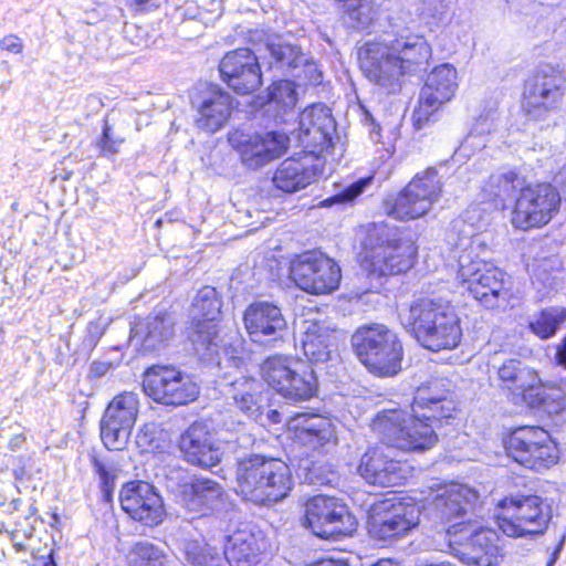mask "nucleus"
<instances>
[{
  "instance_id": "nucleus-20",
  "label": "nucleus",
  "mask_w": 566,
  "mask_h": 566,
  "mask_svg": "<svg viewBox=\"0 0 566 566\" xmlns=\"http://www.w3.org/2000/svg\"><path fill=\"white\" fill-rule=\"evenodd\" d=\"M478 499V491L463 484H450L438 490L432 501L434 517L447 526L448 539L462 534L463 526L474 523L468 518V513Z\"/></svg>"
},
{
  "instance_id": "nucleus-30",
  "label": "nucleus",
  "mask_w": 566,
  "mask_h": 566,
  "mask_svg": "<svg viewBox=\"0 0 566 566\" xmlns=\"http://www.w3.org/2000/svg\"><path fill=\"white\" fill-rule=\"evenodd\" d=\"M180 451L185 459L201 468H212L222 458V452L214 440L210 426L205 421L193 422L181 436Z\"/></svg>"
},
{
  "instance_id": "nucleus-45",
  "label": "nucleus",
  "mask_w": 566,
  "mask_h": 566,
  "mask_svg": "<svg viewBox=\"0 0 566 566\" xmlns=\"http://www.w3.org/2000/svg\"><path fill=\"white\" fill-rule=\"evenodd\" d=\"M185 559L190 566H222L223 555L206 543L205 541L193 539L185 544Z\"/></svg>"
},
{
  "instance_id": "nucleus-17",
  "label": "nucleus",
  "mask_w": 566,
  "mask_h": 566,
  "mask_svg": "<svg viewBox=\"0 0 566 566\" xmlns=\"http://www.w3.org/2000/svg\"><path fill=\"white\" fill-rule=\"evenodd\" d=\"M560 196L551 184L526 185L516 198L512 222L518 229L547 224L557 213Z\"/></svg>"
},
{
  "instance_id": "nucleus-34",
  "label": "nucleus",
  "mask_w": 566,
  "mask_h": 566,
  "mask_svg": "<svg viewBox=\"0 0 566 566\" xmlns=\"http://www.w3.org/2000/svg\"><path fill=\"white\" fill-rule=\"evenodd\" d=\"M175 335V322L168 314L147 316L130 331L132 342L145 352L163 348Z\"/></svg>"
},
{
  "instance_id": "nucleus-40",
  "label": "nucleus",
  "mask_w": 566,
  "mask_h": 566,
  "mask_svg": "<svg viewBox=\"0 0 566 566\" xmlns=\"http://www.w3.org/2000/svg\"><path fill=\"white\" fill-rule=\"evenodd\" d=\"M298 101L296 85L292 81L281 80L269 87L266 111L273 113L275 120H284Z\"/></svg>"
},
{
  "instance_id": "nucleus-16",
  "label": "nucleus",
  "mask_w": 566,
  "mask_h": 566,
  "mask_svg": "<svg viewBox=\"0 0 566 566\" xmlns=\"http://www.w3.org/2000/svg\"><path fill=\"white\" fill-rule=\"evenodd\" d=\"M505 448L514 461L532 470L547 469L557 461L556 444L549 433L539 427L515 429Z\"/></svg>"
},
{
  "instance_id": "nucleus-33",
  "label": "nucleus",
  "mask_w": 566,
  "mask_h": 566,
  "mask_svg": "<svg viewBox=\"0 0 566 566\" xmlns=\"http://www.w3.org/2000/svg\"><path fill=\"white\" fill-rule=\"evenodd\" d=\"M312 156L291 157L283 160L273 175L274 186L286 193H293L311 185L318 172L312 164Z\"/></svg>"
},
{
  "instance_id": "nucleus-10",
  "label": "nucleus",
  "mask_w": 566,
  "mask_h": 566,
  "mask_svg": "<svg viewBox=\"0 0 566 566\" xmlns=\"http://www.w3.org/2000/svg\"><path fill=\"white\" fill-rule=\"evenodd\" d=\"M290 277L304 292L322 295L339 287L342 271L337 262L325 253L306 251L291 262Z\"/></svg>"
},
{
  "instance_id": "nucleus-22",
  "label": "nucleus",
  "mask_w": 566,
  "mask_h": 566,
  "mask_svg": "<svg viewBox=\"0 0 566 566\" xmlns=\"http://www.w3.org/2000/svg\"><path fill=\"white\" fill-rule=\"evenodd\" d=\"M175 494L176 502L186 511L199 515H208L223 510L228 502V494L217 481L192 475L177 485L168 484Z\"/></svg>"
},
{
  "instance_id": "nucleus-26",
  "label": "nucleus",
  "mask_w": 566,
  "mask_h": 566,
  "mask_svg": "<svg viewBox=\"0 0 566 566\" xmlns=\"http://www.w3.org/2000/svg\"><path fill=\"white\" fill-rule=\"evenodd\" d=\"M188 338L195 350L207 359H217L219 367H235L242 363L241 342L238 345L227 344L220 336L218 323L190 322Z\"/></svg>"
},
{
  "instance_id": "nucleus-11",
  "label": "nucleus",
  "mask_w": 566,
  "mask_h": 566,
  "mask_svg": "<svg viewBox=\"0 0 566 566\" xmlns=\"http://www.w3.org/2000/svg\"><path fill=\"white\" fill-rule=\"evenodd\" d=\"M356 518L336 497L316 495L305 503L303 526L322 538H339L356 531Z\"/></svg>"
},
{
  "instance_id": "nucleus-46",
  "label": "nucleus",
  "mask_w": 566,
  "mask_h": 566,
  "mask_svg": "<svg viewBox=\"0 0 566 566\" xmlns=\"http://www.w3.org/2000/svg\"><path fill=\"white\" fill-rule=\"evenodd\" d=\"M536 396L538 401L536 405L531 401L532 405L547 413L556 422L566 421V396L564 392L555 390L545 394L537 392Z\"/></svg>"
},
{
  "instance_id": "nucleus-63",
  "label": "nucleus",
  "mask_w": 566,
  "mask_h": 566,
  "mask_svg": "<svg viewBox=\"0 0 566 566\" xmlns=\"http://www.w3.org/2000/svg\"><path fill=\"white\" fill-rule=\"evenodd\" d=\"M3 334V328L0 326V336Z\"/></svg>"
},
{
  "instance_id": "nucleus-56",
  "label": "nucleus",
  "mask_w": 566,
  "mask_h": 566,
  "mask_svg": "<svg viewBox=\"0 0 566 566\" xmlns=\"http://www.w3.org/2000/svg\"><path fill=\"white\" fill-rule=\"evenodd\" d=\"M0 49L19 54L22 52L23 44L20 38L10 34L0 40Z\"/></svg>"
},
{
  "instance_id": "nucleus-6",
  "label": "nucleus",
  "mask_w": 566,
  "mask_h": 566,
  "mask_svg": "<svg viewBox=\"0 0 566 566\" xmlns=\"http://www.w3.org/2000/svg\"><path fill=\"white\" fill-rule=\"evenodd\" d=\"M458 263V279L483 306L494 308L509 304L511 289L502 270L484 260L472 258L469 252L462 253Z\"/></svg>"
},
{
  "instance_id": "nucleus-37",
  "label": "nucleus",
  "mask_w": 566,
  "mask_h": 566,
  "mask_svg": "<svg viewBox=\"0 0 566 566\" xmlns=\"http://www.w3.org/2000/svg\"><path fill=\"white\" fill-rule=\"evenodd\" d=\"M232 108V97L229 93L211 90L198 106L196 124L200 129L214 133L228 122Z\"/></svg>"
},
{
  "instance_id": "nucleus-28",
  "label": "nucleus",
  "mask_w": 566,
  "mask_h": 566,
  "mask_svg": "<svg viewBox=\"0 0 566 566\" xmlns=\"http://www.w3.org/2000/svg\"><path fill=\"white\" fill-rule=\"evenodd\" d=\"M243 323L253 343L268 344L283 338L287 322L282 310L270 302H254L243 314Z\"/></svg>"
},
{
  "instance_id": "nucleus-48",
  "label": "nucleus",
  "mask_w": 566,
  "mask_h": 566,
  "mask_svg": "<svg viewBox=\"0 0 566 566\" xmlns=\"http://www.w3.org/2000/svg\"><path fill=\"white\" fill-rule=\"evenodd\" d=\"M417 20L427 25L440 22L447 12L444 0H413L410 3Z\"/></svg>"
},
{
  "instance_id": "nucleus-29",
  "label": "nucleus",
  "mask_w": 566,
  "mask_h": 566,
  "mask_svg": "<svg viewBox=\"0 0 566 566\" xmlns=\"http://www.w3.org/2000/svg\"><path fill=\"white\" fill-rule=\"evenodd\" d=\"M411 410L436 430L442 419L452 417L455 410L454 400L450 396V382L436 378L418 388Z\"/></svg>"
},
{
  "instance_id": "nucleus-3",
  "label": "nucleus",
  "mask_w": 566,
  "mask_h": 566,
  "mask_svg": "<svg viewBox=\"0 0 566 566\" xmlns=\"http://www.w3.org/2000/svg\"><path fill=\"white\" fill-rule=\"evenodd\" d=\"M235 480L237 493L259 505L281 501L293 486L291 470L285 462L260 454L238 461Z\"/></svg>"
},
{
  "instance_id": "nucleus-53",
  "label": "nucleus",
  "mask_w": 566,
  "mask_h": 566,
  "mask_svg": "<svg viewBox=\"0 0 566 566\" xmlns=\"http://www.w3.org/2000/svg\"><path fill=\"white\" fill-rule=\"evenodd\" d=\"M367 184H368L367 179H360V180L352 184L347 188H345L339 193L326 198L325 200H323L321 202V206L331 207L336 203L350 202L363 192V190Z\"/></svg>"
},
{
  "instance_id": "nucleus-60",
  "label": "nucleus",
  "mask_w": 566,
  "mask_h": 566,
  "mask_svg": "<svg viewBox=\"0 0 566 566\" xmlns=\"http://www.w3.org/2000/svg\"><path fill=\"white\" fill-rule=\"evenodd\" d=\"M532 150L533 151H542V153H545V155H548L551 154V147H545V145L543 143L538 144V143H535L534 146L532 147Z\"/></svg>"
},
{
  "instance_id": "nucleus-13",
  "label": "nucleus",
  "mask_w": 566,
  "mask_h": 566,
  "mask_svg": "<svg viewBox=\"0 0 566 566\" xmlns=\"http://www.w3.org/2000/svg\"><path fill=\"white\" fill-rule=\"evenodd\" d=\"M417 253L411 238L397 229L380 228L376 234V244L367 254L370 270L379 275H395L408 271Z\"/></svg>"
},
{
  "instance_id": "nucleus-49",
  "label": "nucleus",
  "mask_w": 566,
  "mask_h": 566,
  "mask_svg": "<svg viewBox=\"0 0 566 566\" xmlns=\"http://www.w3.org/2000/svg\"><path fill=\"white\" fill-rule=\"evenodd\" d=\"M344 13L353 28H366L371 21V7L368 0H342Z\"/></svg>"
},
{
  "instance_id": "nucleus-23",
  "label": "nucleus",
  "mask_w": 566,
  "mask_h": 566,
  "mask_svg": "<svg viewBox=\"0 0 566 566\" xmlns=\"http://www.w3.org/2000/svg\"><path fill=\"white\" fill-rule=\"evenodd\" d=\"M336 123L331 109L323 104H313L300 115L297 140L311 155L334 148Z\"/></svg>"
},
{
  "instance_id": "nucleus-61",
  "label": "nucleus",
  "mask_w": 566,
  "mask_h": 566,
  "mask_svg": "<svg viewBox=\"0 0 566 566\" xmlns=\"http://www.w3.org/2000/svg\"><path fill=\"white\" fill-rule=\"evenodd\" d=\"M557 556H558V549H556V551L553 553V555H552V557H551V559L548 560V563H547V565H546V566H554V564H555V562H556V559H557Z\"/></svg>"
},
{
  "instance_id": "nucleus-39",
  "label": "nucleus",
  "mask_w": 566,
  "mask_h": 566,
  "mask_svg": "<svg viewBox=\"0 0 566 566\" xmlns=\"http://www.w3.org/2000/svg\"><path fill=\"white\" fill-rule=\"evenodd\" d=\"M526 185L525 177L514 170L497 171L490 176L484 191L490 198L505 203L517 198L516 195L520 196Z\"/></svg>"
},
{
  "instance_id": "nucleus-1",
  "label": "nucleus",
  "mask_w": 566,
  "mask_h": 566,
  "mask_svg": "<svg viewBox=\"0 0 566 566\" xmlns=\"http://www.w3.org/2000/svg\"><path fill=\"white\" fill-rule=\"evenodd\" d=\"M431 55V46L418 35H400L389 42H368L358 52L365 76L389 93L401 88L403 76L422 71Z\"/></svg>"
},
{
  "instance_id": "nucleus-43",
  "label": "nucleus",
  "mask_w": 566,
  "mask_h": 566,
  "mask_svg": "<svg viewBox=\"0 0 566 566\" xmlns=\"http://www.w3.org/2000/svg\"><path fill=\"white\" fill-rule=\"evenodd\" d=\"M221 303L214 287L205 286L196 294L191 310V322L218 323Z\"/></svg>"
},
{
  "instance_id": "nucleus-57",
  "label": "nucleus",
  "mask_w": 566,
  "mask_h": 566,
  "mask_svg": "<svg viewBox=\"0 0 566 566\" xmlns=\"http://www.w3.org/2000/svg\"><path fill=\"white\" fill-rule=\"evenodd\" d=\"M555 361L558 366L566 369V336L556 346Z\"/></svg>"
},
{
  "instance_id": "nucleus-21",
  "label": "nucleus",
  "mask_w": 566,
  "mask_h": 566,
  "mask_svg": "<svg viewBox=\"0 0 566 566\" xmlns=\"http://www.w3.org/2000/svg\"><path fill=\"white\" fill-rule=\"evenodd\" d=\"M458 72L449 63L436 66L428 75L412 114L413 125L421 129L458 90Z\"/></svg>"
},
{
  "instance_id": "nucleus-54",
  "label": "nucleus",
  "mask_w": 566,
  "mask_h": 566,
  "mask_svg": "<svg viewBox=\"0 0 566 566\" xmlns=\"http://www.w3.org/2000/svg\"><path fill=\"white\" fill-rule=\"evenodd\" d=\"M499 116L495 106L485 109L476 119L474 129L479 134H490L497 126Z\"/></svg>"
},
{
  "instance_id": "nucleus-35",
  "label": "nucleus",
  "mask_w": 566,
  "mask_h": 566,
  "mask_svg": "<svg viewBox=\"0 0 566 566\" xmlns=\"http://www.w3.org/2000/svg\"><path fill=\"white\" fill-rule=\"evenodd\" d=\"M262 549V541L244 525L227 537L223 556L230 566H256Z\"/></svg>"
},
{
  "instance_id": "nucleus-15",
  "label": "nucleus",
  "mask_w": 566,
  "mask_h": 566,
  "mask_svg": "<svg viewBox=\"0 0 566 566\" xmlns=\"http://www.w3.org/2000/svg\"><path fill=\"white\" fill-rule=\"evenodd\" d=\"M144 392L156 402L182 406L197 399L199 386L192 378L171 366H153L143 378Z\"/></svg>"
},
{
  "instance_id": "nucleus-4",
  "label": "nucleus",
  "mask_w": 566,
  "mask_h": 566,
  "mask_svg": "<svg viewBox=\"0 0 566 566\" xmlns=\"http://www.w3.org/2000/svg\"><path fill=\"white\" fill-rule=\"evenodd\" d=\"M374 433L388 447L403 451H423L432 448L438 434L432 423H427L416 412L402 409L379 411L370 424Z\"/></svg>"
},
{
  "instance_id": "nucleus-2",
  "label": "nucleus",
  "mask_w": 566,
  "mask_h": 566,
  "mask_svg": "<svg viewBox=\"0 0 566 566\" xmlns=\"http://www.w3.org/2000/svg\"><path fill=\"white\" fill-rule=\"evenodd\" d=\"M421 345L430 350L452 349L462 337L460 318L453 305L440 298H421L401 314Z\"/></svg>"
},
{
  "instance_id": "nucleus-12",
  "label": "nucleus",
  "mask_w": 566,
  "mask_h": 566,
  "mask_svg": "<svg viewBox=\"0 0 566 566\" xmlns=\"http://www.w3.org/2000/svg\"><path fill=\"white\" fill-rule=\"evenodd\" d=\"M420 522V507L412 499L385 500L375 503L369 511L368 533L379 541L406 535Z\"/></svg>"
},
{
  "instance_id": "nucleus-41",
  "label": "nucleus",
  "mask_w": 566,
  "mask_h": 566,
  "mask_svg": "<svg viewBox=\"0 0 566 566\" xmlns=\"http://www.w3.org/2000/svg\"><path fill=\"white\" fill-rule=\"evenodd\" d=\"M268 49L281 67L297 69L301 65H305L308 72L313 73L310 81L314 84L322 82V73L317 72L314 63H307L301 49L296 45H292L285 42H271L268 44Z\"/></svg>"
},
{
  "instance_id": "nucleus-25",
  "label": "nucleus",
  "mask_w": 566,
  "mask_h": 566,
  "mask_svg": "<svg viewBox=\"0 0 566 566\" xmlns=\"http://www.w3.org/2000/svg\"><path fill=\"white\" fill-rule=\"evenodd\" d=\"M122 509L135 521L146 526H157L166 516L161 496L147 482H130L119 494Z\"/></svg>"
},
{
  "instance_id": "nucleus-31",
  "label": "nucleus",
  "mask_w": 566,
  "mask_h": 566,
  "mask_svg": "<svg viewBox=\"0 0 566 566\" xmlns=\"http://www.w3.org/2000/svg\"><path fill=\"white\" fill-rule=\"evenodd\" d=\"M358 471L368 483L380 486H396L406 479L400 462L390 459L384 447L368 449L361 457Z\"/></svg>"
},
{
  "instance_id": "nucleus-44",
  "label": "nucleus",
  "mask_w": 566,
  "mask_h": 566,
  "mask_svg": "<svg viewBox=\"0 0 566 566\" xmlns=\"http://www.w3.org/2000/svg\"><path fill=\"white\" fill-rule=\"evenodd\" d=\"M566 322V307L551 306L530 321V329L541 339L553 337L562 325Z\"/></svg>"
},
{
  "instance_id": "nucleus-47",
  "label": "nucleus",
  "mask_w": 566,
  "mask_h": 566,
  "mask_svg": "<svg viewBox=\"0 0 566 566\" xmlns=\"http://www.w3.org/2000/svg\"><path fill=\"white\" fill-rule=\"evenodd\" d=\"M130 430L106 417L101 421V438L108 450H120L128 441Z\"/></svg>"
},
{
  "instance_id": "nucleus-59",
  "label": "nucleus",
  "mask_w": 566,
  "mask_h": 566,
  "mask_svg": "<svg viewBox=\"0 0 566 566\" xmlns=\"http://www.w3.org/2000/svg\"><path fill=\"white\" fill-rule=\"evenodd\" d=\"M264 412H266L268 418H270L273 422L277 423L281 421L280 413L276 410H272L266 407Z\"/></svg>"
},
{
  "instance_id": "nucleus-51",
  "label": "nucleus",
  "mask_w": 566,
  "mask_h": 566,
  "mask_svg": "<svg viewBox=\"0 0 566 566\" xmlns=\"http://www.w3.org/2000/svg\"><path fill=\"white\" fill-rule=\"evenodd\" d=\"M92 465L94 472L98 475L101 488L105 495H108L115 485V478L117 468L114 462L104 461L96 457L92 458Z\"/></svg>"
},
{
  "instance_id": "nucleus-24",
  "label": "nucleus",
  "mask_w": 566,
  "mask_h": 566,
  "mask_svg": "<svg viewBox=\"0 0 566 566\" xmlns=\"http://www.w3.org/2000/svg\"><path fill=\"white\" fill-rule=\"evenodd\" d=\"M298 328L304 355L314 364L329 360L340 334L333 322L311 311L301 317Z\"/></svg>"
},
{
  "instance_id": "nucleus-62",
  "label": "nucleus",
  "mask_w": 566,
  "mask_h": 566,
  "mask_svg": "<svg viewBox=\"0 0 566 566\" xmlns=\"http://www.w3.org/2000/svg\"><path fill=\"white\" fill-rule=\"evenodd\" d=\"M137 4H148L151 0H135Z\"/></svg>"
},
{
  "instance_id": "nucleus-38",
  "label": "nucleus",
  "mask_w": 566,
  "mask_h": 566,
  "mask_svg": "<svg viewBox=\"0 0 566 566\" xmlns=\"http://www.w3.org/2000/svg\"><path fill=\"white\" fill-rule=\"evenodd\" d=\"M497 376L503 388L513 395H523L525 400L532 397L541 384L537 373L520 359L505 360L499 367Z\"/></svg>"
},
{
  "instance_id": "nucleus-32",
  "label": "nucleus",
  "mask_w": 566,
  "mask_h": 566,
  "mask_svg": "<svg viewBox=\"0 0 566 566\" xmlns=\"http://www.w3.org/2000/svg\"><path fill=\"white\" fill-rule=\"evenodd\" d=\"M293 420L296 422V439L303 446L328 451L337 444L336 426L329 418L300 413Z\"/></svg>"
},
{
  "instance_id": "nucleus-9",
  "label": "nucleus",
  "mask_w": 566,
  "mask_h": 566,
  "mask_svg": "<svg viewBox=\"0 0 566 566\" xmlns=\"http://www.w3.org/2000/svg\"><path fill=\"white\" fill-rule=\"evenodd\" d=\"M441 181L434 168L417 174L396 196L385 200V210L396 220L418 219L429 212L441 193Z\"/></svg>"
},
{
  "instance_id": "nucleus-58",
  "label": "nucleus",
  "mask_w": 566,
  "mask_h": 566,
  "mask_svg": "<svg viewBox=\"0 0 566 566\" xmlns=\"http://www.w3.org/2000/svg\"><path fill=\"white\" fill-rule=\"evenodd\" d=\"M25 441V438L23 434H15L13 436L9 441V447L11 450H15L20 448Z\"/></svg>"
},
{
  "instance_id": "nucleus-50",
  "label": "nucleus",
  "mask_w": 566,
  "mask_h": 566,
  "mask_svg": "<svg viewBox=\"0 0 566 566\" xmlns=\"http://www.w3.org/2000/svg\"><path fill=\"white\" fill-rule=\"evenodd\" d=\"M164 555L159 548L150 543H137L130 554L132 566H165Z\"/></svg>"
},
{
  "instance_id": "nucleus-36",
  "label": "nucleus",
  "mask_w": 566,
  "mask_h": 566,
  "mask_svg": "<svg viewBox=\"0 0 566 566\" xmlns=\"http://www.w3.org/2000/svg\"><path fill=\"white\" fill-rule=\"evenodd\" d=\"M227 397L248 417L258 420L266 409V398L261 384L250 377L241 376L230 382Z\"/></svg>"
},
{
  "instance_id": "nucleus-27",
  "label": "nucleus",
  "mask_w": 566,
  "mask_h": 566,
  "mask_svg": "<svg viewBox=\"0 0 566 566\" xmlns=\"http://www.w3.org/2000/svg\"><path fill=\"white\" fill-rule=\"evenodd\" d=\"M219 70L222 80L238 94H250L262 85V74L256 55L247 48L228 52Z\"/></svg>"
},
{
  "instance_id": "nucleus-7",
  "label": "nucleus",
  "mask_w": 566,
  "mask_h": 566,
  "mask_svg": "<svg viewBox=\"0 0 566 566\" xmlns=\"http://www.w3.org/2000/svg\"><path fill=\"white\" fill-rule=\"evenodd\" d=\"M261 375L270 387L293 403L310 400L317 390L314 371L289 356L268 357L261 365Z\"/></svg>"
},
{
  "instance_id": "nucleus-19",
  "label": "nucleus",
  "mask_w": 566,
  "mask_h": 566,
  "mask_svg": "<svg viewBox=\"0 0 566 566\" xmlns=\"http://www.w3.org/2000/svg\"><path fill=\"white\" fill-rule=\"evenodd\" d=\"M497 533L475 523L463 526L462 534L449 538L452 555L468 565L497 566L502 554Z\"/></svg>"
},
{
  "instance_id": "nucleus-8",
  "label": "nucleus",
  "mask_w": 566,
  "mask_h": 566,
  "mask_svg": "<svg viewBox=\"0 0 566 566\" xmlns=\"http://www.w3.org/2000/svg\"><path fill=\"white\" fill-rule=\"evenodd\" d=\"M497 525L510 537L543 534L552 518V507L537 495L504 499L500 504Z\"/></svg>"
},
{
  "instance_id": "nucleus-42",
  "label": "nucleus",
  "mask_w": 566,
  "mask_h": 566,
  "mask_svg": "<svg viewBox=\"0 0 566 566\" xmlns=\"http://www.w3.org/2000/svg\"><path fill=\"white\" fill-rule=\"evenodd\" d=\"M138 408V395L125 391L113 398L103 417L132 429L137 419Z\"/></svg>"
},
{
  "instance_id": "nucleus-18",
  "label": "nucleus",
  "mask_w": 566,
  "mask_h": 566,
  "mask_svg": "<svg viewBox=\"0 0 566 566\" xmlns=\"http://www.w3.org/2000/svg\"><path fill=\"white\" fill-rule=\"evenodd\" d=\"M228 140L238 153L242 165L252 170L283 156L290 145L289 136L280 132L249 134L235 130L229 134Z\"/></svg>"
},
{
  "instance_id": "nucleus-52",
  "label": "nucleus",
  "mask_w": 566,
  "mask_h": 566,
  "mask_svg": "<svg viewBox=\"0 0 566 566\" xmlns=\"http://www.w3.org/2000/svg\"><path fill=\"white\" fill-rule=\"evenodd\" d=\"M159 434L155 423H146L137 432L136 444L142 452H155L160 448Z\"/></svg>"
},
{
  "instance_id": "nucleus-14",
  "label": "nucleus",
  "mask_w": 566,
  "mask_h": 566,
  "mask_svg": "<svg viewBox=\"0 0 566 566\" xmlns=\"http://www.w3.org/2000/svg\"><path fill=\"white\" fill-rule=\"evenodd\" d=\"M565 83L557 67L551 64L538 66L524 92L523 109L527 118L534 122L546 119L562 101Z\"/></svg>"
},
{
  "instance_id": "nucleus-5",
  "label": "nucleus",
  "mask_w": 566,
  "mask_h": 566,
  "mask_svg": "<svg viewBox=\"0 0 566 566\" xmlns=\"http://www.w3.org/2000/svg\"><path fill=\"white\" fill-rule=\"evenodd\" d=\"M358 359L377 376L391 377L401 369L402 345L397 334L386 325L371 324L358 328L352 336Z\"/></svg>"
},
{
  "instance_id": "nucleus-55",
  "label": "nucleus",
  "mask_w": 566,
  "mask_h": 566,
  "mask_svg": "<svg viewBox=\"0 0 566 566\" xmlns=\"http://www.w3.org/2000/svg\"><path fill=\"white\" fill-rule=\"evenodd\" d=\"M123 142L124 140L122 138H115L114 136H112L111 126L107 124V122H105L102 136H101L99 140L97 142V147L99 148L101 154H103V155L116 154Z\"/></svg>"
}]
</instances>
